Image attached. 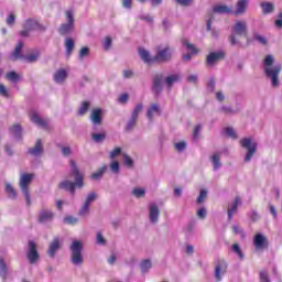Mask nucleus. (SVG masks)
Returning <instances> with one entry per match:
<instances>
[{
    "label": "nucleus",
    "mask_w": 282,
    "mask_h": 282,
    "mask_svg": "<svg viewBox=\"0 0 282 282\" xmlns=\"http://www.w3.org/2000/svg\"><path fill=\"white\" fill-rule=\"evenodd\" d=\"M264 74L268 78H271L272 87H279V75L281 74V65H274V57L272 55H267L264 61Z\"/></svg>",
    "instance_id": "1"
},
{
    "label": "nucleus",
    "mask_w": 282,
    "mask_h": 282,
    "mask_svg": "<svg viewBox=\"0 0 282 282\" xmlns=\"http://www.w3.org/2000/svg\"><path fill=\"white\" fill-rule=\"evenodd\" d=\"M70 171L73 175H75L76 182H69V181H64L59 184V188H64V191H69L72 195H74L76 188H83L84 183H83V175H80V172H78V167L76 166V163L74 161H70Z\"/></svg>",
    "instance_id": "2"
},
{
    "label": "nucleus",
    "mask_w": 282,
    "mask_h": 282,
    "mask_svg": "<svg viewBox=\"0 0 282 282\" xmlns=\"http://www.w3.org/2000/svg\"><path fill=\"white\" fill-rule=\"evenodd\" d=\"M248 3H250V0H238L236 11H232V8H229L228 6L223 4L214 7L213 11L216 14H243L248 8Z\"/></svg>",
    "instance_id": "3"
},
{
    "label": "nucleus",
    "mask_w": 282,
    "mask_h": 282,
    "mask_svg": "<svg viewBox=\"0 0 282 282\" xmlns=\"http://www.w3.org/2000/svg\"><path fill=\"white\" fill-rule=\"evenodd\" d=\"M32 180H34V174L24 173L20 177V187H21L22 194L26 199V206H31L32 204V199L30 198V189L28 188L32 183Z\"/></svg>",
    "instance_id": "4"
},
{
    "label": "nucleus",
    "mask_w": 282,
    "mask_h": 282,
    "mask_svg": "<svg viewBox=\"0 0 282 282\" xmlns=\"http://www.w3.org/2000/svg\"><path fill=\"white\" fill-rule=\"evenodd\" d=\"M72 258L70 261L74 265L83 263V242L74 240L70 245Z\"/></svg>",
    "instance_id": "5"
},
{
    "label": "nucleus",
    "mask_w": 282,
    "mask_h": 282,
    "mask_svg": "<svg viewBox=\"0 0 282 282\" xmlns=\"http://www.w3.org/2000/svg\"><path fill=\"white\" fill-rule=\"evenodd\" d=\"M248 32V24L245 21H238L232 28V34L229 36L230 45H239V42L235 37V34L238 36H243Z\"/></svg>",
    "instance_id": "6"
},
{
    "label": "nucleus",
    "mask_w": 282,
    "mask_h": 282,
    "mask_svg": "<svg viewBox=\"0 0 282 282\" xmlns=\"http://www.w3.org/2000/svg\"><path fill=\"white\" fill-rule=\"evenodd\" d=\"M240 147L242 149H247V154L245 156V162H250L252 160V155L257 153V141L250 139V138H245L240 140Z\"/></svg>",
    "instance_id": "7"
},
{
    "label": "nucleus",
    "mask_w": 282,
    "mask_h": 282,
    "mask_svg": "<svg viewBox=\"0 0 282 282\" xmlns=\"http://www.w3.org/2000/svg\"><path fill=\"white\" fill-rule=\"evenodd\" d=\"M23 30L21 31V36H29L30 32H34L36 30H45L43 25H41L36 20L29 19L24 22Z\"/></svg>",
    "instance_id": "8"
},
{
    "label": "nucleus",
    "mask_w": 282,
    "mask_h": 282,
    "mask_svg": "<svg viewBox=\"0 0 282 282\" xmlns=\"http://www.w3.org/2000/svg\"><path fill=\"white\" fill-rule=\"evenodd\" d=\"M171 56H173V50L166 46L164 48H159L154 57L156 63H166V61H171Z\"/></svg>",
    "instance_id": "9"
},
{
    "label": "nucleus",
    "mask_w": 282,
    "mask_h": 282,
    "mask_svg": "<svg viewBox=\"0 0 282 282\" xmlns=\"http://www.w3.org/2000/svg\"><path fill=\"white\" fill-rule=\"evenodd\" d=\"M67 23L62 24L59 28V34H69L74 30V13L72 11H66Z\"/></svg>",
    "instance_id": "10"
},
{
    "label": "nucleus",
    "mask_w": 282,
    "mask_h": 282,
    "mask_svg": "<svg viewBox=\"0 0 282 282\" xmlns=\"http://www.w3.org/2000/svg\"><path fill=\"white\" fill-rule=\"evenodd\" d=\"M29 263L34 264L39 261V251H36V245L34 241H29V251L26 252Z\"/></svg>",
    "instance_id": "11"
},
{
    "label": "nucleus",
    "mask_w": 282,
    "mask_h": 282,
    "mask_svg": "<svg viewBox=\"0 0 282 282\" xmlns=\"http://www.w3.org/2000/svg\"><path fill=\"white\" fill-rule=\"evenodd\" d=\"M183 46H185V48L187 50V54L183 55V61H191V58H193V56H195V54L199 53V50H197V47H195V45L191 44L188 42V40H183L182 41Z\"/></svg>",
    "instance_id": "12"
},
{
    "label": "nucleus",
    "mask_w": 282,
    "mask_h": 282,
    "mask_svg": "<svg viewBox=\"0 0 282 282\" xmlns=\"http://www.w3.org/2000/svg\"><path fill=\"white\" fill-rule=\"evenodd\" d=\"M253 246L256 250H265V248H268V238L262 234L256 235L253 238Z\"/></svg>",
    "instance_id": "13"
},
{
    "label": "nucleus",
    "mask_w": 282,
    "mask_h": 282,
    "mask_svg": "<svg viewBox=\"0 0 282 282\" xmlns=\"http://www.w3.org/2000/svg\"><path fill=\"white\" fill-rule=\"evenodd\" d=\"M30 120L37 127H41L42 129H45L47 127V120L41 118L36 111L30 112Z\"/></svg>",
    "instance_id": "14"
},
{
    "label": "nucleus",
    "mask_w": 282,
    "mask_h": 282,
    "mask_svg": "<svg viewBox=\"0 0 282 282\" xmlns=\"http://www.w3.org/2000/svg\"><path fill=\"white\" fill-rule=\"evenodd\" d=\"M54 219V213L50 209H42L39 214L40 224H47V221H52Z\"/></svg>",
    "instance_id": "15"
},
{
    "label": "nucleus",
    "mask_w": 282,
    "mask_h": 282,
    "mask_svg": "<svg viewBox=\"0 0 282 282\" xmlns=\"http://www.w3.org/2000/svg\"><path fill=\"white\" fill-rule=\"evenodd\" d=\"M149 213L150 221H152V224H158V219L160 217V209L158 208V205L155 203H151L149 205Z\"/></svg>",
    "instance_id": "16"
},
{
    "label": "nucleus",
    "mask_w": 282,
    "mask_h": 282,
    "mask_svg": "<svg viewBox=\"0 0 282 282\" xmlns=\"http://www.w3.org/2000/svg\"><path fill=\"white\" fill-rule=\"evenodd\" d=\"M139 55L141 61H143V63H148V65H151L155 62V56L152 57L151 53H149V51L144 50V48H139Z\"/></svg>",
    "instance_id": "17"
},
{
    "label": "nucleus",
    "mask_w": 282,
    "mask_h": 282,
    "mask_svg": "<svg viewBox=\"0 0 282 282\" xmlns=\"http://www.w3.org/2000/svg\"><path fill=\"white\" fill-rule=\"evenodd\" d=\"M149 120H153L155 116H162V110L160 109V106L158 104H153L148 108L147 113Z\"/></svg>",
    "instance_id": "18"
},
{
    "label": "nucleus",
    "mask_w": 282,
    "mask_h": 282,
    "mask_svg": "<svg viewBox=\"0 0 282 282\" xmlns=\"http://www.w3.org/2000/svg\"><path fill=\"white\" fill-rule=\"evenodd\" d=\"M224 58V52H213L207 56V65H215L217 61H221Z\"/></svg>",
    "instance_id": "19"
},
{
    "label": "nucleus",
    "mask_w": 282,
    "mask_h": 282,
    "mask_svg": "<svg viewBox=\"0 0 282 282\" xmlns=\"http://www.w3.org/2000/svg\"><path fill=\"white\" fill-rule=\"evenodd\" d=\"M227 268H228V265H226L225 262H220L216 265L215 278L217 279V281H221V276H224V274H226Z\"/></svg>",
    "instance_id": "20"
},
{
    "label": "nucleus",
    "mask_w": 282,
    "mask_h": 282,
    "mask_svg": "<svg viewBox=\"0 0 282 282\" xmlns=\"http://www.w3.org/2000/svg\"><path fill=\"white\" fill-rule=\"evenodd\" d=\"M241 206V198L236 197L235 200L231 203L230 207L228 208V217L232 219V215L237 213V208Z\"/></svg>",
    "instance_id": "21"
},
{
    "label": "nucleus",
    "mask_w": 282,
    "mask_h": 282,
    "mask_svg": "<svg viewBox=\"0 0 282 282\" xmlns=\"http://www.w3.org/2000/svg\"><path fill=\"white\" fill-rule=\"evenodd\" d=\"M102 110L101 109H95L93 110L91 115H90V120L93 122V124H100V122H102Z\"/></svg>",
    "instance_id": "22"
},
{
    "label": "nucleus",
    "mask_w": 282,
    "mask_h": 282,
    "mask_svg": "<svg viewBox=\"0 0 282 282\" xmlns=\"http://www.w3.org/2000/svg\"><path fill=\"white\" fill-rule=\"evenodd\" d=\"M29 153L31 155H34L35 158H37V155H41V153H43V142L41 140H37L35 147L29 150Z\"/></svg>",
    "instance_id": "23"
},
{
    "label": "nucleus",
    "mask_w": 282,
    "mask_h": 282,
    "mask_svg": "<svg viewBox=\"0 0 282 282\" xmlns=\"http://www.w3.org/2000/svg\"><path fill=\"white\" fill-rule=\"evenodd\" d=\"M58 248H61V241L58 240V238H55L50 245L48 257H54Z\"/></svg>",
    "instance_id": "24"
},
{
    "label": "nucleus",
    "mask_w": 282,
    "mask_h": 282,
    "mask_svg": "<svg viewBox=\"0 0 282 282\" xmlns=\"http://www.w3.org/2000/svg\"><path fill=\"white\" fill-rule=\"evenodd\" d=\"M22 50H23V42H19L13 53L10 56L11 61H19V58H22V55H21Z\"/></svg>",
    "instance_id": "25"
},
{
    "label": "nucleus",
    "mask_w": 282,
    "mask_h": 282,
    "mask_svg": "<svg viewBox=\"0 0 282 282\" xmlns=\"http://www.w3.org/2000/svg\"><path fill=\"white\" fill-rule=\"evenodd\" d=\"M67 78V70L65 69H58L54 74V80L58 84L65 83V79Z\"/></svg>",
    "instance_id": "26"
},
{
    "label": "nucleus",
    "mask_w": 282,
    "mask_h": 282,
    "mask_svg": "<svg viewBox=\"0 0 282 282\" xmlns=\"http://www.w3.org/2000/svg\"><path fill=\"white\" fill-rule=\"evenodd\" d=\"M164 80V77H162V75H158L154 78V84H153V91H155V94H160L162 91V83Z\"/></svg>",
    "instance_id": "27"
},
{
    "label": "nucleus",
    "mask_w": 282,
    "mask_h": 282,
    "mask_svg": "<svg viewBox=\"0 0 282 282\" xmlns=\"http://www.w3.org/2000/svg\"><path fill=\"white\" fill-rule=\"evenodd\" d=\"M261 8H262L263 14H270L274 12V4H272L271 2H262Z\"/></svg>",
    "instance_id": "28"
},
{
    "label": "nucleus",
    "mask_w": 282,
    "mask_h": 282,
    "mask_svg": "<svg viewBox=\"0 0 282 282\" xmlns=\"http://www.w3.org/2000/svg\"><path fill=\"white\" fill-rule=\"evenodd\" d=\"M106 171H107V165L101 166L99 170H97L96 172H94L91 174V176H90L91 180H95V181L100 180V177H102V175H105Z\"/></svg>",
    "instance_id": "29"
},
{
    "label": "nucleus",
    "mask_w": 282,
    "mask_h": 282,
    "mask_svg": "<svg viewBox=\"0 0 282 282\" xmlns=\"http://www.w3.org/2000/svg\"><path fill=\"white\" fill-rule=\"evenodd\" d=\"M132 195L133 197H144V195H147V189H144L143 187H134L132 189Z\"/></svg>",
    "instance_id": "30"
},
{
    "label": "nucleus",
    "mask_w": 282,
    "mask_h": 282,
    "mask_svg": "<svg viewBox=\"0 0 282 282\" xmlns=\"http://www.w3.org/2000/svg\"><path fill=\"white\" fill-rule=\"evenodd\" d=\"M219 153H215L213 156H212V162L214 164V171H218L220 167H221V162H219Z\"/></svg>",
    "instance_id": "31"
},
{
    "label": "nucleus",
    "mask_w": 282,
    "mask_h": 282,
    "mask_svg": "<svg viewBox=\"0 0 282 282\" xmlns=\"http://www.w3.org/2000/svg\"><path fill=\"white\" fill-rule=\"evenodd\" d=\"M65 47H66V54L67 56H69L74 50V40H72L70 37L66 39Z\"/></svg>",
    "instance_id": "32"
},
{
    "label": "nucleus",
    "mask_w": 282,
    "mask_h": 282,
    "mask_svg": "<svg viewBox=\"0 0 282 282\" xmlns=\"http://www.w3.org/2000/svg\"><path fill=\"white\" fill-rule=\"evenodd\" d=\"M180 80V75H171L166 77L165 83L167 87H172L174 83H177Z\"/></svg>",
    "instance_id": "33"
},
{
    "label": "nucleus",
    "mask_w": 282,
    "mask_h": 282,
    "mask_svg": "<svg viewBox=\"0 0 282 282\" xmlns=\"http://www.w3.org/2000/svg\"><path fill=\"white\" fill-rule=\"evenodd\" d=\"M10 133L13 135V138H21V126L15 124L10 128Z\"/></svg>",
    "instance_id": "34"
},
{
    "label": "nucleus",
    "mask_w": 282,
    "mask_h": 282,
    "mask_svg": "<svg viewBox=\"0 0 282 282\" xmlns=\"http://www.w3.org/2000/svg\"><path fill=\"white\" fill-rule=\"evenodd\" d=\"M140 268H141V272H149V270H151L152 268L151 260L141 261Z\"/></svg>",
    "instance_id": "35"
},
{
    "label": "nucleus",
    "mask_w": 282,
    "mask_h": 282,
    "mask_svg": "<svg viewBox=\"0 0 282 282\" xmlns=\"http://www.w3.org/2000/svg\"><path fill=\"white\" fill-rule=\"evenodd\" d=\"M223 133L224 135H228V138H231L232 140H237V132H235V129L232 128H225Z\"/></svg>",
    "instance_id": "36"
},
{
    "label": "nucleus",
    "mask_w": 282,
    "mask_h": 282,
    "mask_svg": "<svg viewBox=\"0 0 282 282\" xmlns=\"http://www.w3.org/2000/svg\"><path fill=\"white\" fill-rule=\"evenodd\" d=\"M232 252H235V254L238 256L239 259L243 260L245 256H243V251L241 250V247H239V245H234L231 247Z\"/></svg>",
    "instance_id": "37"
},
{
    "label": "nucleus",
    "mask_w": 282,
    "mask_h": 282,
    "mask_svg": "<svg viewBox=\"0 0 282 282\" xmlns=\"http://www.w3.org/2000/svg\"><path fill=\"white\" fill-rule=\"evenodd\" d=\"M6 192L8 193V195H10V197L12 198L17 197V191H14V187H12V184L6 183Z\"/></svg>",
    "instance_id": "38"
},
{
    "label": "nucleus",
    "mask_w": 282,
    "mask_h": 282,
    "mask_svg": "<svg viewBox=\"0 0 282 282\" xmlns=\"http://www.w3.org/2000/svg\"><path fill=\"white\" fill-rule=\"evenodd\" d=\"M7 274L8 268L6 267V262H3V259H0V276H2V279H6Z\"/></svg>",
    "instance_id": "39"
},
{
    "label": "nucleus",
    "mask_w": 282,
    "mask_h": 282,
    "mask_svg": "<svg viewBox=\"0 0 282 282\" xmlns=\"http://www.w3.org/2000/svg\"><path fill=\"white\" fill-rule=\"evenodd\" d=\"M89 109V102L85 101L82 104V106L79 107V110H78V116H85V113H87Z\"/></svg>",
    "instance_id": "40"
},
{
    "label": "nucleus",
    "mask_w": 282,
    "mask_h": 282,
    "mask_svg": "<svg viewBox=\"0 0 282 282\" xmlns=\"http://www.w3.org/2000/svg\"><path fill=\"white\" fill-rule=\"evenodd\" d=\"M254 41H258V43H260L261 45H267L268 44V40L265 39V36L260 35L259 33H256L253 35Z\"/></svg>",
    "instance_id": "41"
},
{
    "label": "nucleus",
    "mask_w": 282,
    "mask_h": 282,
    "mask_svg": "<svg viewBox=\"0 0 282 282\" xmlns=\"http://www.w3.org/2000/svg\"><path fill=\"white\" fill-rule=\"evenodd\" d=\"M24 61L26 63H35V61H39V53H33L24 57Z\"/></svg>",
    "instance_id": "42"
},
{
    "label": "nucleus",
    "mask_w": 282,
    "mask_h": 282,
    "mask_svg": "<svg viewBox=\"0 0 282 282\" xmlns=\"http://www.w3.org/2000/svg\"><path fill=\"white\" fill-rule=\"evenodd\" d=\"M7 78L11 83H17V82H19V74H17L14 72H10V73L7 74Z\"/></svg>",
    "instance_id": "43"
},
{
    "label": "nucleus",
    "mask_w": 282,
    "mask_h": 282,
    "mask_svg": "<svg viewBox=\"0 0 282 282\" xmlns=\"http://www.w3.org/2000/svg\"><path fill=\"white\" fill-rule=\"evenodd\" d=\"M80 217H87L89 215V205L84 203L83 207L79 209Z\"/></svg>",
    "instance_id": "44"
},
{
    "label": "nucleus",
    "mask_w": 282,
    "mask_h": 282,
    "mask_svg": "<svg viewBox=\"0 0 282 282\" xmlns=\"http://www.w3.org/2000/svg\"><path fill=\"white\" fill-rule=\"evenodd\" d=\"M123 164L124 166H128V169H131V166H133V159L127 154H123Z\"/></svg>",
    "instance_id": "45"
},
{
    "label": "nucleus",
    "mask_w": 282,
    "mask_h": 282,
    "mask_svg": "<svg viewBox=\"0 0 282 282\" xmlns=\"http://www.w3.org/2000/svg\"><path fill=\"white\" fill-rule=\"evenodd\" d=\"M96 199V193L91 192L90 194L87 195L86 200L84 204L91 206V203Z\"/></svg>",
    "instance_id": "46"
},
{
    "label": "nucleus",
    "mask_w": 282,
    "mask_h": 282,
    "mask_svg": "<svg viewBox=\"0 0 282 282\" xmlns=\"http://www.w3.org/2000/svg\"><path fill=\"white\" fill-rule=\"evenodd\" d=\"M96 243H98V246H105V243H107L105 237H102V234L100 231L97 232Z\"/></svg>",
    "instance_id": "47"
},
{
    "label": "nucleus",
    "mask_w": 282,
    "mask_h": 282,
    "mask_svg": "<svg viewBox=\"0 0 282 282\" xmlns=\"http://www.w3.org/2000/svg\"><path fill=\"white\" fill-rule=\"evenodd\" d=\"M137 120H138V117H133V116L131 115V118H130V120H129L128 123H127V130H128V131L131 130L133 127H135Z\"/></svg>",
    "instance_id": "48"
},
{
    "label": "nucleus",
    "mask_w": 282,
    "mask_h": 282,
    "mask_svg": "<svg viewBox=\"0 0 282 282\" xmlns=\"http://www.w3.org/2000/svg\"><path fill=\"white\" fill-rule=\"evenodd\" d=\"M142 109H143L142 104H138L132 111V117L138 118V116H140V111H142Z\"/></svg>",
    "instance_id": "49"
},
{
    "label": "nucleus",
    "mask_w": 282,
    "mask_h": 282,
    "mask_svg": "<svg viewBox=\"0 0 282 282\" xmlns=\"http://www.w3.org/2000/svg\"><path fill=\"white\" fill-rule=\"evenodd\" d=\"M64 224H78V218L74 217V216H67L64 218Z\"/></svg>",
    "instance_id": "50"
},
{
    "label": "nucleus",
    "mask_w": 282,
    "mask_h": 282,
    "mask_svg": "<svg viewBox=\"0 0 282 282\" xmlns=\"http://www.w3.org/2000/svg\"><path fill=\"white\" fill-rule=\"evenodd\" d=\"M106 135L105 133H95L93 134V140L95 142H102V140H105Z\"/></svg>",
    "instance_id": "51"
},
{
    "label": "nucleus",
    "mask_w": 282,
    "mask_h": 282,
    "mask_svg": "<svg viewBox=\"0 0 282 282\" xmlns=\"http://www.w3.org/2000/svg\"><path fill=\"white\" fill-rule=\"evenodd\" d=\"M110 171H112V173H118L120 171V163H118V161H115L110 164Z\"/></svg>",
    "instance_id": "52"
},
{
    "label": "nucleus",
    "mask_w": 282,
    "mask_h": 282,
    "mask_svg": "<svg viewBox=\"0 0 282 282\" xmlns=\"http://www.w3.org/2000/svg\"><path fill=\"white\" fill-rule=\"evenodd\" d=\"M207 195H208V192H206V189H202L200 194H199V196L197 198V203L202 204L206 199Z\"/></svg>",
    "instance_id": "53"
},
{
    "label": "nucleus",
    "mask_w": 282,
    "mask_h": 282,
    "mask_svg": "<svg viewBox=\"0 0 282 282\" xmlns=\"http://www.w3.org/2000/svg\"><path fill=\"white\" fill-rule=\"evenodd\" d=\"M175 149H176V151H178V153H182V151H184V149H186V142L181 141L178 143H175Z\"/></svg>",
    "instance_id": "54"
},
{
    "label": "nucleus",
    "mask_w": 282,
    "mask_h": 282,
    "mask_svg": "<svg viewBox=\"0 0 282 282\" xmlns=\"http://www.w3.org/2000/svg\"><path fill=\"white\" fill-rule=\"evenodd\" d=\"M85 56H89V48H87V47H83L79 51V58H80V61H83V58H85Z\"/></svg>",
    "instance_id": "55"
},
{
    "label": "nucleus",
    "mask_w": 282,
    "mask_h": 282,
    "mask_svg": "<svg viewBox=\"0 0 282 282\" xmlns=\"http://www.w3.org/2000/svg\"><path fill=\"white\" fill-rule=\"evenodd\" d=\"M120 153H122V149H120V148H116L115 150H112L110 152L111 160H113L115 158H118V155H120Z\"/></svg>",
    "instance_id": "56"
},
{
    "label": "nucleus",
    "mask_w": 282,
    "mask_h": 282,
    "mask_svg": "<svg viewBox=\"0 0 282 282\" xmlns=\"http://www.w3.org/2000/svg\"><path fill=\"white\" fill-rule=\"evenodd\" d=\"M127 100H129V95L128 94H122L118 98V102H120V105L127 104Z\"/></svg>",
    "instance_id": "57"
},
{
    "label": "nucleus",
    "mask_w": 282,
    "mask_h": 282,
    "mask_svg": "<svg viewBox=\"0 0 282 282\" xmlns=\"http://www.w3.org/2000/svg\"><path fill=\"white\" fill-rule=\"evenodd\" d=\"M260 281L270 282V278L268 276V271H261L260 272Z\"/></svg>",
    "instance_id": "58"
},
{
    "label": "nucleus",
    "mask_w": 282,
    "mask_h": 282,
    "mask_svg": "<svg viewBox=\"0 0 282 282\" xmlns=\"http://www.w3.org/2000/svg\"><path fill=\"white\" fill-rule=\"evenodd\" d=\"M104 50H110L111 47V37L107 36L105 40H104Z\"/></svg>",
    "instance_id": "59"
},
{
    "label": "nucleus",
    "mask_w": 282,
    "mask_h": 282,
    "mask_svg": "<svg viewBox=\"0 0 282 282\" xmlns=\"http://www.w3.org/2000/svg\"><path fill=\"white\" fill-rule=\"evenodd\" d=\"M176 3H178V6H191V3H193V0H175Z\"/></svg>",
    "instance_id": "60"
},
{
    "label": "nucleus",
    "mask_w": 282,
    "mask_h": 282,
    "mask_svg": "<svg viewBox=\"0 0 282 282\" xmlns=\"http://www.w3.org/2000/svg\"><path fill=\"white\" fill-rule=\"evenodd\" d=\"M197 216L200 217V219H205L206 218V208H200L197 212Z\"/></svg>",
    "instance_id": "61"
},
{
    "label": "nucleus",
    "mask_w": 282,
    "mask_h": 282,
    "mask_svg": "<svg viewBox=\"0 0 282 282\" xmlns=\"http://www.w3.org/2000/svg\"><path fill=\"white\" fill-rule=\"evenodd\" d=\"M0 96L8 98V89H6V86H3L1 84H0Z\"/></svg>",
    "instance_id": "62"
},
{
    "label": "nucleus",
    "mask_w": 282,
    "mask_h": 282,
    "mask_svg": "<svg viewBox=\"0 0 282 282\" xmlns=\"http://www.w3.org/2000/svg\"><path fill=\"white\" fill-rule=\"evenodd\" d=\"M14 21H15L14 14H10V15L7 18V24H8V25H14Z\"/></svg>",
    "instance_id": "63"
},
{
    "label": "nucleus",
    "mask_w": 282,
    "mask_h": 282,
    "mask_svg": "<svg viewBox=\"0 0 282 282\" xmlns=\"http://www.w3.org/2000/svg\"><path fill=\"white\" fill-rule=\"evenodd\" d=\"M207 87L209 89V91H215V79H209Z\"/></svg>",
    "instance_id": "64"
}]
</instances>
